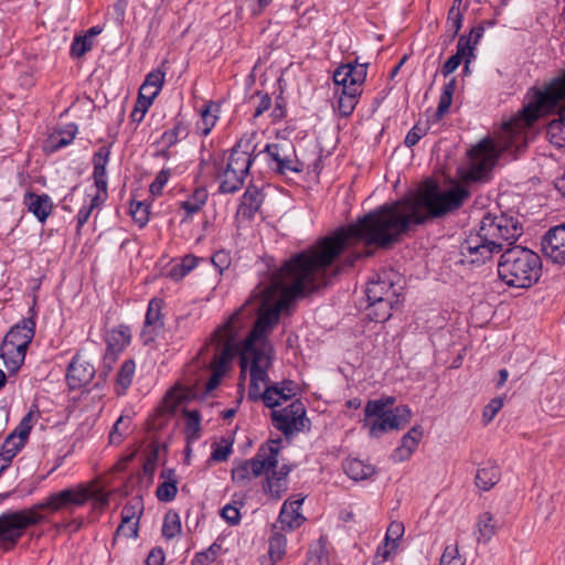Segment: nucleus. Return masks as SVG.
<instances>
[{"label": "nucleus", "mask_w": 565, "mask_h": 565, "mask_svg": "<svg viewBox=\"0 0 565 565\" xmlns=\"http://www.w3.org/2000/svg\"><path fill=\"white\" fill-rule=\"evenodd\" d=\"M477 529L479 532L478 542L488 543L495 534V520L490 512H484L479 515L477 521Z\"/></svg>", "instance_id": "79ce46f5"}, {"label": "nucleus", "mask_w": 565, "mask_h": 565, "mask_svg": "<svg viewBox=\"0 0 565 565\" xmlns=\"http://www.w3.org/2000/svg\"><path fill=\"white\" fill-rule=\"evenodd\" d=\"M221 516L230 524V525H236L241 521V513L239 510L231 504H226L221 510Z\"/></svg>", "instance_id": "774afa93"}, {"label": "nucleus", "mask_w": 565, "mask_h": 565, "mask_svg": "<svg viewBox=\"0 0 565 565\" xmlns=\"http://www.w3.org/2000/svg\"><path fill=\"white\" fill-rule=\"evenodd\" d=\"M78 131L77 125L67 124L54 130L45 141V150L49 152H56L60 149L71 145Z\"/></svg>", "instance_id": "a878e982"}, {"label": "nucleus", "mask_w": 565, "mask_h": 565, "mask_svg": "<svg viewBox=\"0 0 565 565\" xmlns=\"http://www.w3.org/2000/svg\"><path fill=\"white\" fill-rule=\"evenodd\" d=\"M541 268V258L536 253L515 245L502 253L498 274L500 279L510 287L530 288L540 279Z\"/></svg>", "instance_id": "423d86ee"}, {"label": "nucleus", "mask_w": 565, "mask_h": 565, "mask_svg": "<svg viewBox=\"0 0 565 565\" xmlns=\"http://www.w3.org/2000/svg\"><path fill=\"white\" fill-rule=\"evenodd\" d=\"M181 532V522L178 513L168 512L164 515L162 524V535L170 540L175 537Z\"/></svg>", "instance_id": "8fccbe9b"}, {"label": "nucleus", "mask_w": 565, "mask_h": 565, "mask_svg": "<svg viewBox=\"0 0 565 565\" xmlns=\"http://www.w3.org/2000/svg\"><path fill=\"white\" fill-rule=\"evenodd\" d=\"M275 529L276 525H274V531L268 542V555L271 565L276 564L277 562L284 558L287 547V539L285 534H282L279 531H275Z\"/></svg>", "instance_id": "4c0bfd02"}, {"label": "nucleus", "mask_w": 565, "mask_h": 565, "mask_svg": "<svg viewBox=\"0 0 565 565\" xmlns=\"http://www.w3.org/2000/svg\"><path fill=\"white\" fill-rule=\"evenodd\" d=\"M211 262L213 266L217 269V271L222 274L225 269L230 267L232 258L228 252L218 250L213 254V256L211 257Z\"/></svg>", "instance_id": "69168bd1"}, {"label": "nucleus", "mask_w": 565, "mask_h": 565, "mask_svg": "<svg viewBox=\"0 0 565 565\" xmlns=\"http://www.w3.org/2000/svg\"><path fill=\"white\" fill-rule=\"evenodd\" d=\"M396 278L398 274L392 269H384L375 274L374 278L367 282V301L391 300L399 301L401 286H397Z\"/></svg>", "instance_id": "4468645a"}, {"label": "nucleus", "mask_w": 565, "mask_h": 565, "mask_svg": "<svg viewBox=\"0 0 565 565\" xmlns=\"http://www.w3.org/2000/svg\"><path fill=\"white\" fill-rule=\"evenodd\" d=\"M215 179L218 181V193L233 194L239 191L245 178L231 171L223 162H215Z\"/></svg>", "instance_id": "5701e85b"}, {"label": "nucleus", "mask_w": 565, "mask_h": 565, "mask_svg": "<svg viewBox=\"0 0 565 565\" xmlns=\"http://www.w3.org/2000/svg\"><path fill=\"white\" fill-rule=\"evenodd\" d=\"M256 145L252 137L239 139L233 147L225 166L241 177L246 178L249 169L258 154L255 153Z\"/></svg>", "instance_id": "2eb2a0df"}, {"label": "nucleus", "mask_w": 565, "mask_h": 565, "mask_svg": "<svg viewBox=\"0 0 565 565\" xmlns=\"http://www.w3.org/2000/svg\"><path fill=\"white\" fill-rule=\"evenodd\" d=\"M469 154L471 164L465 174V180L468 182L487 181L499 158L495 145L491 140H482L470 150Z\"/></svg>", "instance_id": "f8f14e48"}, {"label": "nucleus", "mask_w": 565, "mask_h": 565, "mask_svg": "<svg viewBox=\"0 0 565 565\" xmlns=\"http://www.w3.org/2000/svg\"><path fill=\"white\" fill-rule=\"evenodd\" d=\"M525 104L509 126L518 129L533 125L542 115L548 114L565 99V66L541 86H532L525 93Z\"/></svg>", "instance_id": "20e7f679"}, {"label": "nucleus", "mask_w": 565, "mask_h": 565, "mask_svg": "<svg viewBox=\"0 0 565 565\" xmlns=\"http://www.w3.org/2000/svg\"><path fill=\"white\" fill-rule=\"evenodd\" d=\"M253 477L248 461L245 460L232 469V479L234 482L242 483L250 480Z\"/></svg>", "instance_id": "0e129e2a"}, {"label": "nucleus", "mask_w": 565, "mask_h": 565, "mask_svg": "<svg viewBox=\"0 0 565 565\" xmlns=\"http://www.w3.org/2000/svg\"><path fill=\"white\" fill-rule=\"evenodd\" d=\"M143 512V502L142 499L137 497L127 502L121 510V519H125V523L127 520H139L140 515Z\"/></svg>", "instance_id": "3c124183"}, {"label": "nucleus", "mask_w": 565, "mask_h": 565, "mask_svg": "<svg viewBox=\"0 0 565 565\" xmlns=\"http://www.w3.org/2000/svg\"><path fill=\"white\" fill-rule=\"evenodd\" d=\"M95 374V365L86 360L79 351L76 352L66 370V381L70 390L84 387L94 379Z\"/></svg>", "instance_id": "f3484780"}, {"label": "nucleus", "mask_w": 565, "mask_h": 565, "mask_svg": "<svg viewBox=\"0 0 565 565\" xmlns=\"http://www.w3.org/2000/svg\"><path fill=\"white\" fill-rule=\"evenodd\" d=\"M503 407V397L492 398L483 408L482 419L484 424H489Z\"/></svg>", "instance_id": "052dcab7"}, {"label": "nucleus", "mask_w": 565, "mask_h": 565, "mask_svg": "<svg viewBox=\"0 0 565 565\" xmlns=\"http://www.w3.org/2000/svg\"><path fill=\"white\" fill-rule=\"evenodd\" d=\"M13 519L11 511L0 514V548L12 551L21 540L20 525Z\"/></svg>", "instance_id": "4be33fe9"}, {"label": "nucleus", "mask_w": 565, "mask_h": 565, "mask_svg": "<svg viewBox=\"0 0 565 565\" xmlns=\"http://www.w3.org/2000/svg\"><path fill=\"white\" fill-rule=\"evenodd\" d=\"M270 418L273 426L281 431L286 438L303 431L310 425L306 406L300 399L292 401L284 408L273 409Z\"/></svg>", "instance_id": "9d476101"}, {"label": "nucleus", "mask_w": 565, "mask_h": 565, "mask_svg": "<svg viewBox=\"0 0 565 565\" xmlns=\"http://www.w3.org/2000/svg\"><path fill=\"white\" fill-rule=\"evenodd\" d=\"M209 198L204 186L196 188L185 201L180 202V207L185 211L186 217L196 214L205 205Z\"/></svg>", "instance_id": "c9c22d12"}, {"label": "nucleus", "mask_w": 565, "mask_h": 565, "mask_svg": "<svg viewBox=\"0 0 565 565\" xmlns=\"http://www.w3.org/2000/svg\"><path fill=\"white\" fill-rule=\"evenodd\" d=\"M542 250L554 263L565 265V224L546 232L542 239Z\"/></svg>", "instance_id": "6ab92c4d"}, {"label": "nucleus", "mask_w": 565, "mask_h": 565, "mask_svg": "<svg viewBox=\"0 0 565 565\" xmlns=\"http://www.w3.org/2000/svg\"><path fill=\"white\" fill-rule=\"evenodd\" d=\"M183 414L186 418L185 433L188 441L196 440L201 428V415L196 409H184Z\"/></svg>", "instance_id": "49530a36"}, {"label": "nucleus", "mask_w": 565, "mask_h": 565, "mask_svg": "<svg viewBox=\"0 0 565 565\" xmlns=\"http://www.w3.org/2000/svg\"><path fill=\"white\" fill-rule=\"evenodd\" d=\"M526 99L524 98L523 106L525 104ZM521 108L514 116H512L508 121L503 122L502 125V148L504 150H509L512 148H515L518 151L522 150L526 147V131L529 128L533 127L540 119L558 114V118L553 119L548 125L546 129L547 137L550 141L557 146L563 147L565 145V99L559 102L555 110L542 115L533 125L526 126L524 128L518 129L516 126L509 124L512 122V120L519 115V113L522 110Z\"/></svg>", "instance_id": "6e6552de"}, {"label": "nucleus", "mask_w": 565, "mask_h": 565, "mask_svg": "<svg viewBox=\"0 0 565 565\" xmlns=\"http://www.w3.org/2000/svg\"><path fill=\"white\" fill-rule=\"evenodd\" d=\"M263 203V194L255 185H249L245 190L238 207V214L244 218L252 220L259 211Z\"/></svg>", "instance_id": "c756f323"}, {"label": "nucleus", "mask_w": 565, "mask_h": 565, "mask_svg": "<svg viewBox=\"0 0 565 565\" xmlns=\"http://www.w3.org/2000/svg\"><path fill=\"white\" fill-rule=\"evenodd\" d=\"M399 301H369V317L375 322H385L392 317V310Z\"/></svg>", "instance_id": "58836bf2"}, {"label": "nucleus", "mask_w": 565, "mask_h": 565, "mask_svg": "<svg viewBox=\"0 0 565 565\" xmlns=\"http://www.w3.org/2000/svg\"><path fill=\"white\" fill-rule=\"evenodd\" d=\"M281 438L271 439L268 443V454L264 448H260L257 455L247 460L253 477H259L264 471L276 469L278 466V452L280 449Z\"/></svg>", "instance_id": "aec40b11"}, {"label": "nucleus", "mask_w": 565, "mask_h": 565, "mask_svg": "<svg viewBox=\"0 0 565 565\" xmlns=\"http://www.w3.org/2000/svg\"><path fill=\"white\" fill-rule=\"evenodd\" d=\"M26 351L19 349H7L2 347L1 356L10 372H17L24 362Z\"/></svg>", "instance_id": "de8ad7c7"}, {"label": "nucleus", "mask_w": 565, "mask_h": 565, "mask_svg": "<svg viewBox=\"0 0 565 565\" xmlns=\"http://www.w3.org/2000/svg\"><path fill=\"white\" fill-rule=\"evenodd\" d=\"M305 520V516L300 512L290 510L288 504H282L278 516L282 530L294 531L298 529Z\"/></svg>", "instance_id": "c03bdc74"}, {"label": "nucleus", "mask_w": 565, "mask_h": 565, "mask_svg": "<svg viewBox=\"0 0 565 565\" xmlns=\"http://www.w3.org/2000/svg\"><path fill=\"white\" fill-rule=\"evenodd\" d=\"M424 430L420 425L413 426L401 440V445L393 451L392 459L395 462L408 460L422 440Z\"/></svg>", "instance_id": "b1692460"}, {"label": "nucleus", "mask_w": 565, "mask_h": 565, "mask_svg": "<svg viewBox=\"0 0 565 565\" xmlns=\"http://www.w3.org/2000/svg\"><path fill=\"white\" fill-rule=\"evenodd\" d=\"M455 89L456 78L452 77L448 83L445 84L440 94L438 107L434 115L436 121L440 120L448 113L452 103Z\"/></svg>", "instance_id": "a19ab883"}, {"label": "nucleus", "mask_w": 565, "mask_h": 565, "mask_svg": "<svg viewBox=\"0 0 565 565\" xmlns=\"http://www.w3.org/2000/svg\"><path fill=\"white\" fill-rule=\"evenodd\" d=\"M138 526L139 520H127V523H125V519H121V522L116 530V536L122 535L125 537L136 539L138 536Z\"/></svg>", "instance_id": "e2e57ef3"}, {"label": "nucleus", "mask_w": 565, "mask_h": 565, "mask_svg": "<svg viewBox=\"0 0 565 565\" xmlns=\"http://www.w3.org/2000/svg\"><path fill=\"white\" fill-rule=\"evenodd\" d=\"M439 565H465L457 545H447L445 547Z\"/></svg>", "instance_id": "bf43d9fd"}, {"label": "nucleus", "mask_w": 565, "mask_h": 565, "mask_svg": "<svg viewBox=\"0 0 565 565\" xmlns=\"http://www.w3.org/2000/svg\"><path fill=\"white\" fill-rule=\"evenodd\" d=\"M522 235V226L516 217L507 213H487L479 230L470 233L460 244V254L471 264H483L494 253L503 250Z\"/></svg>", "instance_id": "7ed1b4c3"}, {"label": "nucleus", "mask_w": 565, "mask_h": 565, "mask_svg": "<svg viewBox=\"0 0 565 565\" xmlns=\"http://www.w3.org/2000/svg\"><path fill=\"white\" fill-rule=\"evenodd\" d=\"M427 134V128L415 125L406 135L404 143L408 148H413Z\"/></svg>", "instance_id": "338daca9"}, {"label": "nucleus", "mask_w": 565, "mask_h": 565, "mask_svg": "<svg viewBox=\"0 0 565 565\" xmlns=\"http://www.w3.org/2000/svg\"><path fill=\"white\" fill-rule=\"evenodd\" d=\"M130 417L120 416L113 426L111 431L109 433V443L113 445L120 444L122 441V437L126 434L129 425Z\"/></svg>", "instance_id": "5fc2aeb1"}, {"label": "nucleus", "mask_w": 565, "mask_h": 565, "mask_svg": "<svg viewBox=\"0 0 565 565\" xmlns=\"http://www.w3.org/2000/svg\"><path fill=\"white\" fill-rule=\"evenodd\" d=\"M36 317V301L33 300V305L28 311V317L23 318L9 330L4 337L2 347L7 349H19L26 351L29 344L34 338Z\"/></svg>", "instance_id": "ddd939ff"}, {"label": "nucleus", "mask_w": 565, "mask_h": 565, "mask_svg": "<svg viewBox=\"0 0 565 565\" xmlns=\"http://www.w3.org/2000/svg\"><path fill=\"white\" fill-rule=\"evenodd\" d=\"M178 481L161 482L156 491V495L161 502H171L174 500L178 493Z\"/></svg>", "instance_id": "4d7b16f0"}, {"label": "nucleus", "mask_w": 565, "mask_h": 565, "mask_svg": "<svg viewBox=\"0 0 565 565\" xmlns=\"http://www.w3.org/2000/svg\"><path fill=\"white\" fill-rule=\"evenodd\" d=\"M131 338V329L126 324H119L110 329L105 337V360L115 361L117 355L130 344Z\"/></svg>", "instance_id": "412c9836"}, {"label": "nucleus", "mask_w": 565, "mask_h": 565, "mask_svg": "<svg viewBox=\"0 0 565 565\" xmlns=\"http://www.w3.org/2000/svg\"><path fill=\"white\" fill-rule=\"evenodd\" d=\"M335 94L339 95L338 110L342 117H349L355 109L362 89L337 87Z\"/></svg>", "instance_id": "473e14b6"}, {"label": "nucleus", "mask_w": 565, "mask_h": 565, "mask_svg": "<svg viewBox=\"0 0 565 565\" xmlns=\"http://www.w3.org/2000/svg\"><path fill=\"white\" fill-rule=\"evenodd\" d=\"M404 525L402 522H392L387 527L385 540L390 542L393 550L397 548V541L403 536Z\"/></svg>", "instance_id": "680f3d73"}, {"label": "nucleus", "mask_w": 565, "mask_h": 565, "mask_svg": "<svg viewBox=\"0 0 565 565\" xmlns=\"http://www.w3.org/2000/svg\"><path fill=\"white\" fill-rule=\"evenodd\" d=\"M90 498V489L81 483L74 488H66L54 492L43 501L30 508L11 511V513L13 519L17 520L15 522L20 525V534L22 537L29 527L45 521V515L42 513L43 511L55 513L61 510H72L73 508L83 507Z\"/></svg>", "instance_id": "39448f33"}, {"label": "nucleus", "mask_w": 565, "mask_h": 565, "mask_svg": "<svg viewBox=\"0 0 565 565\" xmlns=\"http://www.w3.org/2000/svg\"><path fill=\"white\" fill-rule=\"evenodd\" d=\"M500 477L499 466L491 461L484 462L477 471L476 486L483 491H488L500 481Z\"/></svg>", "instance_id": "2f4dec72"}, {"label": "nucleus", "mask_w": 565, "mask_h": 565, "mask_svg": "<svg viewBox=\"0 0 565 565\" xmlns=\"http://www.w3.org/2000/svg\"><path fill=\"white\" fill-rule=\"evenodd\" d=\"M22 441H13V436H7L0 450V473L11 463L12 459L22 450Z\"/></svg>", "instance_id": "ea45409f"}, {"label": "nucleus", "mask_w": 565, "mask_h": 565, "mask_svg": "<svg viewBox=\"0 0 565 565\" xmlns=\"http://www.w3.org/2000/svg\"><path fill=\"white\" fill-rule=\"evenodd\" d=\"M395 403L392 396L370 399L364 407V426H369L371 437H380L390 430H399L409 423L412 411L407 405L387 409Z\"/></svg>", "instance_id": "0eeeda50"}, {"label": "nucleus", "mask_w": 565, "mask_h": 565, "mask_svg": "<svg viewBox=\"0 0 565 565\" xmlns=\"http://www.w3.org/2000/svg\"><path fill=\"white\" fill-rule=\"evenodd\" d=\"M344 472L350 479L361 481L373 476L375 473V468L360 459L353 458L345 461Z\"/></svg>", "instance_id": "f704fd0d"}, {"label": "nucleus", "mask_w": 565, "mask_h": 565, "mask_svg": "<svg viewBox=\"0 0 565 565\" xmlns=\"http://www.w3.org/2000/svg\"><path fill=\"white\" fill-rule=\"evenodd\" d=\"M469 196L466 186L456 185L440 191L438 184L431 182L415 196L385 203L332 235L322 237L307 250L286 260L273 274L268 289L280 290L281 297L274 307L262 312L257 320L271 330L279 322L281 311L291 301L326 287L333 277L352 267L359 259L374 255L373 250L366 249L350 253L341 260L340 256L352 241L388 249L411 231L412 225H423L428 220L443 217L458 210Z\"/></svg>", "instance_id": "f257e3e1"}, {"label": "nucleus", "mask_w": 565, "mask_h": 565, "mask_svg": "<svg viewBox=\"0 0 565 565\" xmlns=\"http://www.w3.org/2000/svg\"><path fill=\"white\" fill-rule=\"evenodd\" d=\"M462 21H463V13L461 12V10H457V7L450 8L448 11L446 28H447L448 32H451L450 33L451 40L458 35V32L460 31V29L462 26Z\"/></svg>", "instance_id": "864d4df0"}, {"label": "nucleus", "mask_w": 565, "mask_h": 565, "mask_svg": "<svg viewBox=\"0 0 565 565\" xmlns=\"http://www.w3.org/2000/svg\"><path fill=\"white\" fill-rule=\"evenodd\" d=\"M38 417V406L32 405L30 411L20 420L19 425L8 436H13V441H22L24 446Z\"/></svg>", "instance_id": "72a5a7b5"}, {"label": "nucleus", "mask_w": 565, "mask_h": 565, "mask_svg": "<svg viewBox=\"0 0 565 565\" xmlns=\"http://www.w3.org/2000/svg\"><path fill=\"white\" fill-rule=\"evenodd\" d=\"M189 135V128L183 118L179 115L173 120V126L167 129L160 138L166 149L161 151L163 157H168V150L175 146L179 141L185 139Z\"/></svg>", "instance_id": "7c9ffc66"}, {"label": "nucleus", "mask_w": 565, "mask_h": 565, "mask_svg": "<svg viewBox=\"0 0 565 565\" xmlns=\"http://www.w3.org/2000/svg\"><path fill=\"white\" fill-rule=\"evenodd\" d=\"M93 47V42L89 36L77 35L74 38L71 45V55L73 57H82Z\"/></svg>", "instance_id": "6e6d98bb"}, {"label": "nucleus", "mask_w": 565, "mask_h": 565, "mask_svg": "<svg viewBox=\"0 0 565 565\" xmlns=\"http://www.w3.org/2000/svg\"><path fill=\"white\" fill-rule=\"evenodd\" d=\"M465 56H475V54L473 45L470 44V38H467L466 34H462L459 36L456 54L451 55L445 62L441 67V74L447 77L454 73L461 64Z\"/></svg>", "instance_id": "c85d7f7f"}, {"label": "nucleus", "mask_w": 565, "mask_h": 565, "mask_svg": "<svg viewBox=\"0 0 565 565\" xmlns=\"http://www.w3.org/2000/svg\"><path fill=\"white\" fill-rule=\"evenodd\" d=\"M271 476H267L266 482L264 483L265 493L269 494L274 499H280L282 493L287 490V480L284 477H279L276 469H271Z\"/></svg>", "instance_id": "a18cd8bd"}, {"label": "nucleus", "mask_w": 565, "mask_h": 565, "mask_svg": "<svg viewBox=\"0 0 565 565\" xmlns=\"http://www.w3.org/2000/svg\"><path fill=\"white\" fill-rule=\"evenodd\" d=\"M130 215L134 222L140 227H145L149 222L150 216V205L140 202V201H131L130 203Z\"/></svg>", "instance_id": "09e8293b"}, {"label": "nucleus", "mask_w": 565, "mask_h": 565, "mask_svg": "<svg viewBox=\"0 0 565 565\" xmlns=\"http://www.w3.org/2000/svg\"><path fill=\"white\" fill-rule=\"evenodd\" d=\"M164 300L162 298H151L148 302L145 321L141 330V339L145 344L153 342L164 328Z\"/></svg>", "instance_id": "dca6fc26"}, {"label": "nucleus", "mask_w": 565, "mask_h": 565, "mask_svg": "<svg viewBox=\"0 0 565 565\" xmlns=\"http://www.w3.org/2000/svg\"><path fill=\"white\" fill-rule=\"evenodd\" d=\"M271 364H260L257 360L254 362V366L247 369L249 371V386H248V399L252 402L262 401L268 408L274 409L279 406L282 402L289 401L286 393L279 385L270 382L268 370Z\"/></svg>", "instance_id": "1a4fd4ad"}, {"label": "nucleus", "mask_w": 565, "mask_h": 565, "mask_svg": "<svg viewBox=\"0 0 565 565\" xmlns=\"http://www.w3.org/2000/svg\"><path fill=\"white\" fill-rule=\"evenodd\" d=\"M257 154H265L268 167L277 174L302 171V163L296 158L295 147L290 141L267 143Z\"/></svg>", "instance_id": "9b49d317"}, {"label": "nucleus", "mask_w": 565, "mask_h": 565, "mask_svg": "<svg viewBox=\"0 0 565 565\" xmlns=\"http://www.w3.org/2000/svg\"><path fill=\"white\" fill-rule=\"evenodd\" d=\"M199 114L200 120L196 122V130L206 137L220 119L221 104L213 100L205 102Z\"/></svg>", "instance_id": "bb28decb"}, {"label": "nucleus", "mask_w": 565, "mask_h": 565, "mask_svg": "<svg viewBox=\"0 0 565 565\" xmlns=\"http://www.w3.org/2000/svg\"><path fill=\"white\" fill-rule=\"evenodd\" d=\"M23 204L41 223L46 221L53 210V202L45 193L36 194L29 191L24 194Z\"/></svg>", "instance_id": "393cba45"}, {"label": "nucleus", "mask_w": 565, "mask_h": 565, "mask_svg": "<svg viewBox=\"0 0 565 565\" xmlns=\"http://www.w3.org/2000/svg\"><path fill=\"white\" fill-rule=\"evenodd\" d=\"M367 63H358L356 61L338 66L333 73L334 85L343 88L362 89L361 86L367 75Z\"/></svg>", "instance_id": "a211bd4d"}, {"label": "nucleus", "mask_w": 565, "mask_h": 565, "mask_svg": "<svg viewBox=\"0 0 565 565\" xmlns=\"http://www.w3.org/2000/svg\"><path fill=\"white\" fill-rule=\"evenodd\" d=\"M136 371V363L129 359L122 362L116 375V393L117 395H125L127 388L131 385Z\"/></svg>", "instance_id": "e433bc0d"}, {"label": "nucleus", "mask_w": 565, "mask_h": 565, "mask_svg": "<svg viewBox=\"0 0 565 565\" xmlns=\"http://www.w3.org/2000/svg\"><path fill=\"white\" fill-rule=\"evenodd\" d=\"M110 145L102 146L94 153L92 162H93V173H107L106 167L109 162L110 157Z\"/></svg>", "instance_id": "603ef678"}, {"label": "nucleus", "mask_w": 565, "mask_h": 565, "mask_svg": "<svg viewBox=\"0 0 565 565\" xmlns=\"http://www.w3.org/2000/svg\"><path fill=\"white\" fill-rule=\"evenodd\" d=\"M307 561L309 565H328V550L323 537H320L309 546Z\"/></svg>", "instance_id": "37998d69"}, {"label": "nucleus", "mask_w": 565, "mask_h": 565, "mask_svg": "<svg viewBox=\"0 0 565 565\" xmlns=\"http://www.w3.org/2000/svg\"><path fill=\"white\" fill-rule=\"evenodd\" d=\"M166 79V72L160 67L152 70L146 75V78L139 89L141 98H147L148 105H152L154 98L159 95Z\"/></svg>", "instance_id": "cd10ccee"}, {"label": "nucleus", "mask_w": 565, "mask_h": 565, "mask_svg": "<svg viewBox=\"0 0 565 565\" xmlns=\"http://www.w3.org/2000/svg\"><path fill=\"white\" fill-rule=\"evenodd\" d=\"M244 309L234 311L213 333L211 343H205L198 354L184 366V382L188 388L204 395L213 392L227 373L230 364L239 354V367L244 373L259 360L260 364H273L274 349L267 339L270 331L256 320L241 345L234 342L243 328Z\"/></svg>", "instance_id": "f03ea898"}, {"label": "nucleus", "mask_w": 565, "mask_h": 565, "mask_svg": "<svg viewBox=\"0 0 565 565\" xmlns=\"http://www.w3.org/2000/svg\"><path fill=\"white\" fill-rule=\"evenodd\" d=\"M171 177V170L170 169H162L154 178L152 183L149 186V191L152 196H159L162 194L163 188L168 183L169 179Z\"/></svg>", "instance_id": "13d9d810"}]
</instances>
